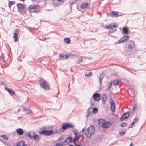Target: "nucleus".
<instances>
[{
  "label": "nucleus",
  "mask_w": 146,
  "mask_h": 146,
  "mask_svg": "<svg viewBox=\"0 0 146 146\" xmlns=\"http://www.w3.org/2000/svg\"><path fill=\"white\" fill-rule=\"evenodd\" d=\"M72 132L74 133L76 132V131H75V130H73L72 131Z\"/></svg>",
  "instance_id": "obj_58"
},
{
  "label": "nucleus",
  "mask_w": 146,
  "mask_h": 146,
  "mask_svg": "<svg viewBox=\"0 0 146 146\" xmlns=\"http://www.w3.org/2000/svg\"><path fill=\"white\" fill-rule=\"evenodd\" d=\"M67 139H69V142H73V139L71 137H68L67 138Z\"/></svg>",
  "instance_id": "obj_37"
},
{
  "label": "nucleus",
  "mask_w": 146,
  "mask_h": 146,
  "mask_svg": "<svg viewBox=\"0 0 146 146\" xmlns=\"http://www.w3.org/2000/svg\"><path fill=\"white\" fill-rule=\"evenodd\" d=\"M54 146H63V145L62 144H58V143H57L56 144L54 145Z\"/></svg>",
  "instance_id": "obj_47"
},
{
  "label": "nucleus",
  "mask_w": 146,
  "mask_h": 146,
  "mask_svg": "<svg viewBox=\"0 0 146 146\" xmlns=\"http://www.w3.org/2000/svg\"><path fill=\"white\" fill-rule=\"evenodd\" d=\"M113 32V31H109L108 33H112V32Z\"/></svg>",
  "instance_id": "obj_53"
},
{
  "label": "nucleus",
  "mask_w": 146,
  "mask_h": 146,
  "mask_svg": "<svg viewBox=\"0 0 146 146\" xmlns=\"http://www.w3.org/2000/svg\"><path fill=\"white\" fill-rule=\"evenodd\" d=\"M135 52V50L134 52H129L128 50H127V51L125 52V55L126 56H129L131 54H132L133 53H134V52Z\"/></svg>",
  "instance_id": "obj_28"
},
{
  "label": "nucleus",
  "mask_w": 146,
  "mask_h": 146,
  "mask_svg": "<svg viewBox=\"0 0 146 146\" xmlns=\"http://www.w3.org/2000/svg\"><path fill=\"white\" fill-rule=\"evenodd\" d=\"M95 131V127L92 125L89 127L86 130L85 135L86 137L88 138H90L91 135L93 134Z\"/></svg>",
  "instance_id": "obj_1"
},
{
  "label": "nucleus",
  "mask_w": 146,
  "mask_h": 146,
  "mask_svg": "<svg viewBox=\"0 0 146 146\" xmlns=\"http://www.w3.org/2000/svg\"><path fill=\"white\" fill-rule=\"evenodd\" d=\"M80 137V135H76V136H75L74 138L73 139V142L74 143L75 141H78Z\"/></svg>",
  "instance_id": "obj_25"
},
{
  "label": "nucleus",
  "mask_w": 146,
  "mask_h": 146,
  "mask_svg": "<svg viewBox=\"0 0 146 146\" xmlns=\"http://www.w3.org/2000/svg\"><path fill=\"white\" fill-rule=\"evenodd\" d=\"M85 130V128H83L82 130V132H83Z\"/></svg>",
  "instance_id": "obj_57"
},
{
  "label": "nucleus",
  "mask_w": 146,
  "mask_h": 146,
  "mask_svg": "<svg viewBox=\"0 0 146 146\" xmlns=\"http://www.w3.org/2000/svg\"><path fill=\"white\" fill-rule=\"evenodd\" d=\"M38 6L37 5H34L33 6L30 5L29 6L28 9L32 10L33 9H37Z\"/></svg>",
  "instance_id": "obj_19"
},
{
  "label": "nucleus",
  "mask_w": 146,
  "mask_h": 146,
  "mask_svg": "<svg viewBox=\"0 0 146 146\" xmlns=\"http://www.w3.org/2000/svg\"><path fill=\"white\" fill-rule=\"evenodd\" d=\"M130 114V112L129 111L123 113L121 117L120 120V121H123L125 119H127L129 117Z\"/></svg>",
  "instance_id": "obj_5"
},
{
  "label": "nucleus",
  "mask_w": 146,
  "mask_h": 146,
  "mask_svg": "<svg viewBox=\"0 0 146 146\" xmlns=\"http://www.w3.org/2000/svg\"><path fill=\"white\" fill-rule=\"evenodd\" d=\"M46 131V129L41 128L39 130V132L40 134L45 135Z\"/></svg>",
  "instance_id": "obj_17"
},
{
  "label": "nucleus",
  "mask_w": 146,
  "mask_h": 146,
  "mask_svg": "<svg viewBox=\"0 0 146 146\" xmlns=\"http://www.w3.org/2000/svg\"><path fill=\"white\" fill-rule=\"evenodd\" d=\"M117 26L116 25H112V24H111L109 25L108 26L106 27L107 29H112L113 28H116L117 27Z\"/></svg>",
  "instance_id": "obj_20"
},
{
  "label": "nucleus",
  "mask_w": 146,
  "mask_h": 146,
  "mask_svg": "<svg viewBox=\"0 0 146 146\" xmlns=\"http://www.w3.org/2000/svg\"><path fill=\"white\" fill-rule=\"evenodd\" d=\"M103 76H102V74L100 75V76H99V80H100V84H101V83L102 82V80H103Z\"/></svg>",
  "instance_id": "obj_30"
},
{
  "label": "nucleus",
  "mask_w": 146,
  "mask_h": 146,
  "mask_svg": "<svg viewBox=\"0 0 146 146\" xmlns=\"http://www.w3.org/2000/svg\"><path fill=\"white\" fill-rule=\"evenodd\" d=\"M69 146H74L73 145L71 144L69 145Z\"/></svg>",
  "instance_id": "obj_60"
},
{
  "label": "nucleus",
  "mask_w": 146,
  "mask_h": 146,
  "mask_svg": "<svg viewBox=\"0 0 146 146\" xmlns=\"http://www.w3.org/2000/svg\"><path fill=\"white\" fill-rule=\"evenodd\" d=\"M92 113L90 111H88V112L87 114V116L88 117H89L91 115Z\"/></svg>",
  "instance_id": "obj_45"
},
{
  "label": "nucleus",
  "mask_w": 146,
  "mask_h": 146,
  "mask_svg": "<svg viewBox=\"0 0 146 146\" xmlns=\"http://www.w3.org/2000/svg\"><path fill=\"white\" fill-rule=\"evenodd\" d=\"M34 12H38V11H35Z\"/></svg>",
  "instance_id": "obj_63"
},
{
  "label": "nucleus",
  "mask_w": 146,
  "mask_h": 146,
  "mask_svg": "<svg viewBox=\"0 0 146 146\" xmlns=\"http://www.w3.org/2000/svg\"><path fill=\"white\" fill-rule=\"evenodd\" d=\"M139 119L138 117H135L133 120V122L135 123L137 122L139 120Z\"/></svg>",
  "instance_id": "obj_36"
},
{
  "label": "nucleus",
  "mask_w": 146,
  "mask_h": 146,
  "mask_svg": "<svg viewBox=\"0 0 146 146\" xmlns=\"http://www.w3.org/2000/svg\"><path fill=\"white\" fill-rule=\"evenodd\" d=\"M92 109V108H91L90 107V108H89L88 109V110H91V109Z\"/></svg>",
  "instance_id": "obj_56"
},
{
  "label": "nucleus",
  "mask_w": 146,
  "mask_h": 146,
  "mask_svg": "<svg viewBox=\"0 0 146 146\" xmlns=\"http://www.w3.org/2000/svg\"><path fill=\"white\" fill-rule=\"evenodd\" d=\"M5 144H6V145L7 146H9V145H8V144H7V143H5Z\"/></svg>",
  "instance_id": "obj_61"
},
{
  "label": "nucleus",
  "mask_w": 146,
  "mask_h": 146,
  "mask_svg": "<svg viewBox=\"0 0 146 146\" xmlns=\"http://www.w3.org/2000/svg\"><path fill=\"white\" fill-rule=\"evenodd\" d=\"M75 145L76 146H81L80 145H77L75 143Z\"/></svg>",
  "instance_id": "obj_54"
},
{
  "label": "nucleus",
  "mask_w": 146,
  "mask_h": 146,
  "mask_svg": "<svg viewBox=\"0 0 146 146\" xmlns=\"http://www.w3.org/2000/svg\"><path fill=\"white\" fill-rule=\"evenodd\" d=\"M70 55L68 54V55H64L62 54H60L59 56V59L61 60H63L64 59H67L70 56Z\"/></svg>",
  "instance_id": "obj_12"
},
{
  "label": "nucleus",
  "mask_w": 146,
  "mask_h": 146,
  "mask_svg": "<svg viewBox=\"0 0 146 146\" xmlns=\"http://www.w3.org/2000/svg\"><path fill=\"white\" fill-rule=\"evenodd\" d=\"M15 2L14 1H10L9 2V3H10V4L11 5H12L13 4H14L15 3Z\"/></svg>",
  "instance_id": "obj_48"
},
{
  "label": "nucleus",
  "mask_w": 146,
  "mask_h": 146,
  "mask_svg": "<svg viewBox=\"0 0 146 146\" xmlns=\"http://www.w3.org/2000/svg\"><path fill=\"white\" fill-rule=\"evenodd\" d=\"M137 109V105H135L133 109L132 113H133Z\"/></svg>",
  "instance_id": "obj_35"
},
{
  "label": "nucleus",
  "mask_w": 146,
  "mask_h": 146,
  "mask_svg": "<svg viewBox=\"0 0 146 146\" xmlns=\"http://www.w3.org/2000/svg\"><path fill=\"white\" fill-rule=\"evenodd\" d=\"M0 141H1L3 143H5L4 142V141H2V139L0 140Z\"/></svg>",
  "instance_id": "obj_59"
},
{
  "label": "nucleus",
  "mask_w": 146,
  "mask_h": 146,
  "mask_svg": "<svg viewBox=\"0 0 146 146\" xmlns=\"http://www.w3.org/2000/svg\"><path fill=\"white\" fill-rule=\"evenodd\" d=\"M69 139H67V138L62 143L64 144V142H66V143H70V142H69Z\"/></svg>",
  "instance_id": "obj_42"
},
{
  "label": "nucleus",
  "mask_w": 146,
  "mask_h": 146,
  "mask_svg": "<svg viewBox=\"0 0 146 146\" xmlns=\"http://www.w3.org/2000/svg\"><path fill=\"white\" fill-rule=\"evenodd\" d=\"M27 114H29L31 113V110H30L29 109H28L27 110Z\"/></svg>",
  "instance_id": "obj_44"
},
{
  "label": "nucleus",
  "mask_w": 146,
  "mask_h": 146,
  "mask_svg": "<svg viewBox=\"0 0 146 146\" xmlns=\"http://www.w3.org/2000/svg\"><path fill=\"white\" fill-rule=\"evenodd\" d=\"M88 5V3H82L81 6V7L83 9H85L87 7Z\"/></svg>",
  "instance_id": "obj_26"
},
{
  "label": "nucleus",
  "mask_w": 146,
  "mask_h": 146,
  "mask_svg": "<svg viewBox=\"0 0 146 146\" xmlns=\"http://www.w3.org/2000/svg\"><path fill=\"white\" fill-rule=\"evenodd\" d=\"M40 85L41 87L44 89H49L48 84L47 83V82L42 78L40 80Z\"/></svg>",
  "instance_id": "obj_4"
},
{
  "label": "nucleus",
  "mask_w": 146,
  "mask_h": 146,
  "mask_svg": "<svg viewBox=\"0 0 146 146\" xmlns=\"http://www.w3.org/2000/svg\"><path fill=\"white\" fill-rule=\"evenodd\" d=\"M5 89L11 95L12 94L14 95L15 94L14 91H13L12 90L9 88L7 87H5Z\"/></svg>",
  "instance_id": "obj_15"
},
{
  "label": "nucleus",
  "mask_w": 146,
  "mask_h": 146,
  "mask_svg": "<svg viewBox=\"0 0 146 146\" xmlns=\"http://www.w3.org/2000/svg\"><path fill=\"white\" fill-rule=\"evenodd\" d=\"M101 95L99 93H95L93 95V98L96 101H98L100 99Z\"/></svg>",
  "instance_id": "obj_6"
},
{
  "label": "nucleus",
  "mask_w": 146,
  "mask_h": 146,
  "mask_svg": "<svg viewBox=\"0 0 146 146\" xmlns=\"http://www.w3.org/2000/svg\"><path fill=\"white\" fill-rule=\"evenodd\" d=\"M102 103L104 104H105V103L103 102H105L106 98V95L105 94H103L102 95Z\"/></svg>",
  "instance_id": "obj_23"
},
{
  "label": "nucleus",
  "mask_w": 146,
  "mask_h": 146,
  "mask_svg": "<svg viewBox=\"0 0 146 146\" xmlns=\"http://www.w3.org/2000/svg\"><path fill=\"white\" fill-rule=\"evenodd\" d=\"M16 132L18 134L20 135H23L24 133L23 130L20 128H18L17 129Z\"/></svg>",
  "instance_id": "obj_13"
},
{
  "label": "nucleus",
  "mask_w": 146,
  "mask_h": 146,
  "mask_svg": "<svg viewBox=\"0 0 146 146\" xmlns=\"http://www.w3.org/2000/svg\"><path fill=\"white\" fill-rule=\"evenodd\" d=\"M83 59L82 58L79 59L76 62V63L77 64H80L81 62H82Z\"/></svg>",
  "instance_id": "obj_39"
},
{
  "label": "nucleus",
  "mask_w": 146,
  "mask_h": 146,
  "mask_svg": "<svg viewBox=\"0 0 146 146\" xmlns=\"http://www.w3.org/2000/svg\"><path fill=\"white\" fill-rule=\"evenodd\" d=\"M129 38V36H125L121 38L118 41L119 43H121L126 41Z\"/></svg>",
  "instance_id": "obj_10"
},
{
  "label": "nucleus",
  "mask_w": 146,
  "mask_h": 146,
  "mask_svg": "<svg viewBox=\"0 0 146 146\" xmlns=\"http://www.w3.org/2000/svg\"><path fill=\"white\" fill-rule=\"evenodd\" d=\"M134 123L133 122L132 123L130 124L128 127V128H132L133 127L135 126V125H134Z\"/></svg>",
  "instance_id": "obj_40"
},
{
  "label": "nucleus",
  "mask_w": 146,
  "mask_h": 146,
  "mask_svg": "<svg viewBox=\"0 0 146 146\" xmlns=\"http://www.w3.org/2000/svg\"><path fill=\"white\" fill-rule=\"evenodd\" d=\"M27 136L29 137V139H31L33 137V133L32 132H28L27 133Z\"/></svg>",
  "instance_id": "obj_27"
},
{
  "label": "nucleus",
  "mask_w": 146,
  "mask_h": 146,
  "mask_svg": "<svg viewBox=\"0 0 146 146\" xmlns=\"http://www.w3.org/2000/svg\"><path fill=\"white\" fill-rule=\"evenodd\" d=\"M15 32H14V36L13 37V38H14V41L15 42H16L17 40L18 39V29H16L15 30Z\"/></svg>",
  "instance_id": "obj_11"
},
{
  "label": "nucleus",
  "mask_w": 146,
  "mask_h": 146,
  "mask_svg": "<svg viewBox=\"0 0 146 146\" xmlns=\"http://www.w3.org/2000/svg\"><path fill=\"white\" fill-rule=\"evenodd\" d=\"M111 124L109 121H106V122L105 123L102 128H109L111 127Z\"/></svg>",
  "instance_id": "obj_9"
},
{
  "label": "nucleus",
  "mask_w": 146,
  "mask_h": 146,
  "mask_svg": "<svg viewBox=\"0 0 146 146\" xmlns=\"http://www.w3.org/2000/svg\"><path fill=\"white\" fill-rule=\"evenodd\" d=\"M23 118V117H18V119L20 120Z\"/></svg>",
  "instance_id": "obj_51"
},
{
  "label": "nucleus",
  "mask_w": 146,
  "mask_h": 146,
  "mask_svg": "<svg viewBox=\"0 0 146 146\" xmlns=\"http://www.w3.org/2000/svg\"><path fill=\"white\" fill-rule=\"evenodd\" d=\"M123 33L125 34L127 33L129 31V29L127 27H124L123 28Z\"/></svg>",
  "instance_id": "obj_24"
},
{
  "label": "nucleus",
  "mask_w": 146,
  "mask_h": 146,
  "mask_svg": "<svg viewBox=\"0 0 146 146\" xmlns=\"http://www.w3.org/2000/svg\"><path fill=\"white\" fill-rule=\"evenodd\" d=\"M63 139V137L62 136L60 137L58 139V141L62 140Z\"/></svg>",
  "instance_id": "obj_49"
},
{
  "label": "nucleus",
  "mask_w": 146,
  "mask_h": 146,
  "mask_svg": "<svg viewBox=\"0 0 146 146\" xmlns=\"http://www.w3.org/2000/svg\"><path fill=\"white\" fill-rule=\"evenodd\" d=\"M58 1H61L62 0H57Z\"/></svg>",
  "instance_id": "obj_64"
},
{
  "label": "nucleus",
  "mask_w": 146,
  "mask_h": 146,
  "mask_svg": "<svg viewBox=\"0 0 146 146\" xmlns=\"http://www.w3.org/2000/svg\"><path fill=\"white\" fill-rule=\"evenodd\" d=\"M111 13L113 15H115L117 16V17H118L120 15H118V12H116L115 11H112L111 12Z\"/></svg>",
  "instance_id": "obj_32"
},
{
  "label": "nucleus",
  "mask_w": 146,
  "mask_h": 146,
  "mask_svg": "<svg viewBox=\"0 0 146 146\" xmlns=\"http://www.w3.org/2000/svg\"><path fill=\"white\" fill-rule=\"evenodd\" d=\"M53 133L54 131L52 129L46 130L45 136H50Z\"/></svg>",
  "instance_id": "obj_14"
},
{
  "label": "nucleus",
  "mask_w": 146,
  "mask_h": 146,
  "mask_svg": "<svg viewBox=\"0 0 146 146\" xmlns=\"http://www.w3.org/2000/svg\"><path fill=\"white\" fill-rule=\"evenodd\" d=\"M105 122H106V120L103 119H99L98 120V123L99 126L102 128Z\"/></svg>",
  "instance_id": "obj_8"
},
{
  "label": "nucleus",
  "mask_w": 146,
  "mask_h": 146,
  "mask_svg": "<svg viewBox=\"0 0 146 146\" xmlns=\"http://www.w3.org/2000/svg\"><path fill=\"white\" fill-rule=\"evenodd\" d=\"M33 133V137L36 141H39V137L36 134L34 131L32 132Z\"/></svg>",
  "instance_id": "obj_16"
},
{
  "label": "nucleus",
  "mask_w": 146,
  "mask_h": 146,
  "mask_svg": "<svg viewBox=\"0 0 146 146\" xmlns=\"http://www.w3.org/2000/svg\"><path fill=\"white\" fill-rule=\"evenodd\" d=\"M121 126L123 127H125L127 125V124L126 123H123L121 124Z\"/></svg>",
  "instance_id": "obj_41"
},
{
  "label": "nucleus",
  "mask_w": 146,
  "mask_h": 146,
  "mask_svg": "<svg viewBox=\"0 0 146 146\" xmlns=\"http://www.w3.org/2000/svg\"><path fill=\"white\" fill-rule=\"evenodd\" d=\"M98 111V109L96 107H94L93 108L92 111V113L93 114H95L96 112H97Z\"/></svg>",
  "instance_id": "obj_29"
},
{
  "label": "nucleus",
  "mask_w": 146,
  "mask_h": 146,
  "mask_svg": "<svg viewBox=\"0 0 146 146\" xmlns=\"http://www.w3.org/2000/svg\"><path fill=\"white\" fill-rule=\"evenodd\" d=\"M78 133V132H77V131H76L75 133H74V134L75 135V136H76V135H77V134Z\"/></svg>",
  "instance_id": "obj_52"
},
{
  "label": "nucleus",
  "mask_w": 146,
  "mask_h": 146,
  "mask_svg": "<svg viewBox=\"0 0 146 146\" xmlns=\"http://www.w3.org/2000/svg\"><path fill=\"white\" fill-rule=\"evenodd\" d=\"M133 47V46L131 45L130 44L128 46V48H129V49H131Z\"/></svg>",
  "instance_id": "obj_46"
},
{
  "label": "nucleus",
  "mask_w": 146,
  "mask_h": 146,
  "mask_svg": "<svg viewBox=\"0 0 146 146\" xmlns=\"http://www.w3.org/2000/svg\"><path fill=\"white\" fill-rule=\"evenodd\" d=\"M8 5H9V7H10L11 6V5L10 4V3H9V4H8Z\"/></svg>",
  "instance_id": "obj_55"
},
{
  "label": "nucleus",
  "mask_w": 146,
  "mask_h": 146,
  "mask_svg": "<svg viewBox=\"0 0 146 146\" xmlns=\"http://www.w3.org/2000/svg\"><path fill=\"white\" fill-rule=\"evenodd\" d=\"M126 131H120L119 134L121 136H122L123 135L126 134Z\"/></svg>",
  "instance_id": "obj_34"
},
{
  "label": "nucleus",
  "mask_w": 146,
  "mask_h": 146,
  "mask_svg": "<svg viewBox=\"0 0 146 146\" xmlns=\"http://www.w3.org/2000/svg\"><path fill=\"white\" fill-rule=\"evenodd\" d=\"M113 83L114 85L115 86H116L117 85H118L120 84H121V81L117 79L114 80Z\"/></svg>",
  "instance_id": "obj_21"
},
{
  "label": "nucleus",
  "mask_w": 146,
  "mask_h": 146,
  "mask_svg": "<svg viewBox=\"0 0 146 146\" xmlns=\"http://www.w3.org/2000/svg\"><path fill=\"white\" fill-rule=\"evenodd\" d=\"M110 102L111 104L110 108L113 112L115 111V105L114 101L112 99H110Z\"/></svg>",
  "instance_id": "obj_7"
},
{
  "label": "nucleus",
  "mask_w": 146,
  "mask_h": 146,
  "mask_svg": "<svg viewBox=\"0 0 146 146\" xmlns=\"http://www.w3.org/2000/svg\"><path fill=\"white\" fill-rule=\"evenodd\" d=\"M3 54L2 53H1V55L0 57V60H2L3 62H5V60L4 57L3 56Z\"/></svg>",
  "instance_id": "obj_33"
},
{
  "label": "nucleus",
  "mask_w": 146,
  "mask_h": 146,
  "mask_svg": "<svg viewBox=\"0 0 146 146\" xmlns=\"http://www.w3.org/2000/svg\"><path fill=\"white\" fill-rule=\"evenodd\" d=\"M62 125V127H60L59 130V131L61 132L66 130L68 128H72L74 127V124L71 123H63Z\"/></svg>",
  "instance_id": "obj_2"
},
{
  "label": "nucleus",
  "mask_w": 146,
  "mask_h": 146,
  "mask_svg": "<svg viewBox=\"0 0 146 146\" xmlns=\"http://www.w3.org/2000/svg\"><path fill=\"white\" fill-rule=\"evenodd\" d=\"M64 41L65 43L68 44L70 43L71 40L69 38H64Z\"/></svg>",
  "instance_id": "obj_22"
},
{
  "label": "nucleus",
  "mask_w": 146,
  "mask_h": 146,
  "mask_svg": "<svg viewBox=\"0 0 146 146\" xmlns=\"http://www.w3.org/2000/svg\"><path fill=\"white\" fill-rule=\"evenodd\" d=\"M28 109H27L26 107H23V110L25 111L26 112H27V110Z\"/></svg>",
  "instance_id": "obj_50"
},
{
  "label": "nucleus",
  "mask_w": 146,
  "mask_h": 146,
  "mask_svg": "<svg viewBox=\"0 0 146 146\" xmlns=\"http://www.w3.org/2000/svg\"><path fill=\"white\" fill-rule=\"evenodd\" d=\"M18 10L19 12L20 13H25L27 11L25 9V7L23 4L20 3L17 4Z\"/></svg>",
  "instance_id": "obj_3"
},
{
  "label": "nucleus",
  "mask_w": 146,
  "mask_h": 146,
  "mask_svg": "<svg viewBox=\"0 0 146 146\" xmlns=\"http://www.w3.org/2000/svg\"><path fill=\"white\" fill-rule=\"evenodd\" d=\"M93 75L92 73V72H89L88 74H85V75L87 77H90L92 76Z\"/></svg>",
  "instance_id": "obj_31"
},
{
  "label": "nucleus",
  "mask_w": 146,
  "mask_h": 146,
  "mask_svg": "<svg viewBox=\"0 0 146 146\" xmlns=\"http://www.w3.org/2000/svg\"><path fill=\"white\" fill-rule=\"evenodd\" d=\"M111 86H112V84H111V82L107 86L108 89H109V88H110L111 87Z\"/></svg>",
  "instance_id": "obj_43"
},
{
  "label": "nucleus",
  "mask_w": 146,
  "mask_h": 146,
  "mask_svg": "<svg viewBox=\"0 0 146 146\" xmlns=\"http://www.w3.org/2000/svg\"><path fill=\"white\" fill-rule=\"evenodd\" d=\"M27 145H25V142L24 141H21L18 142L16 146H26Z\"/></svg>",
  "instance_id": "obj_18"
},
{
  "label": "nucleus",
  "mask_w": 146,
  "mask_h": 146,
  "mask_svg": "<svg viewBox=\"0 0 146 146\" xmlns=\"http://www.w3.org/2000/svg\"><path fill=\"white\" fill-rule=\"evenodd\" d=\"M129 146H132V143H131Z\"/></svg>",
  "instance_id": "obj_62"
},
{
  "label": "nucleus",
  "mask_w": 146,
  "mask_h": 146,
  "mask_svg": "<svg viewBox=\"0 0 146 146\" xmlns=\"http://www.w3.org/2000/svg\"><path fill=\"white\" fill-rule=\"evenodd\" d=\"M1 137L5 140H7L8 139V137L5 135H1Z\"/></svg>",
  "instance_id": "obj_38"
}]
</instances>
